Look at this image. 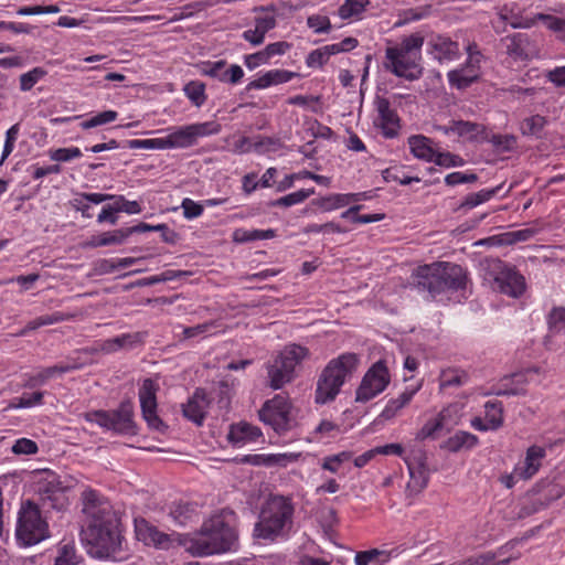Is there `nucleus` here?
<instances>
[{
  "instance_id": "obj_1",
  "label": "nucleus",
  "mask_w": 565,
  "mask_h": 565,
  "mask_svg": "<svg viewBox=\"0 0 565 565\" xmlns=\"http://www.w3.org/2000/svg\"><path fill=\"white\" fill-rule=\"evenodd\" d=\"M83 513L86 515V524L82 529V537L88 553L99 559H124V537L110 503L94 490L84 491Z\"/></svg>"
},
{
  "instance_id": "obj_2",
  "label": "nucleus",
  "mask_w": 565,
  "mask_h": 565,
  "mask_svg": "<svg viewBox=\"0 0 565 565\" xmlns=\"http://www.w3.org/2000/svg\"><path fill=\"white\" fill-rule=\"evenodd\" d=\"M181 545L194 557L235 552L238 547L236 513L225 508L212 514L196 532L185 534Z\"/></svg>"
},
{
  "instance_id": "obj_3",
  "label": "nucleus",
  "mask_w": 565,
  "mask_h": 565,
  "mask_svg": "<svg viewBox=\"0 0 565 565\" xmlns=\"http://www.w3.org/2000/svg\"><path fill=\"white\" fill-rule=\"evenodd\" d=\"M412 286L428 299L447 291H458L467 284V274L460 265L436 262L418 266L412 274Z\"/></svg>"
},
{
  "instance_id": "obj_4",
  "label": "nucleus",
  "mask_w": 565,
  "mask_h": 565,
  "mask_svg": "<svg viewBox=\"0 0 565 565\" xmlns=\"http://www.w3.org/2000/svg\"><path fill=\"white\" fill-rule=\"evenodd\" d=\"M425 38L416 32L403 36L399 42L390 43L385 49L384 68L396 77L417 81L424 74L422 49Z\"/></svg>"
},
{
  "instance_id": "obj_5",
  "label": "nucleus",
  "mask_w": 565,
  "mask_h": 565,
  "mask_svg": "<svg viewBox=\"0 0 565 565\" xmlns=\"http://www.w3.org/2000/svg\"><path fill=\"white\" fill-rule=\"evenodd\" d=\"M294 513L291 499L271 495L260 510L254 536L270 542L286 537L292 527Z\"/></svg>"
},
{
  "instance_id": "obj_6",
  "label": "nucleus",
  "mask_w": 565,
  "mask_h": 565,
  "mask_svg": "<svg viewBox=\"0 0 565 565\" xmlns=\"http://www.w3.org/2000/svg\"><path fill=\"white\" fill-rule=\"evenodd\" d=\"M359 361V355L351 352L331 359L318 376L315 403L326 405L333 402L341 387L356 371Z\"/></svg>"
},
{
  "instance_id": "obj_7",
  "label": "nucleus",
  "mask_w": 565,
  "mask_h": 565,
  "mask_svg": "<svg viewBox=\"0 0 565 565\" xmlns=\"http://www.w3.org/2000/svg\"><path fill=\"white\" fill-rule=\"evenodd\" d=\"M310 351L300 344L286 345L273 360L266 363L268 385L280 390L296 376V367L309 359Z\"/></svg>"
},
{
  "instance_id": "obj_8",
  "label": "nucleus",
  "mask_w": 565,
  "mask_h": 565,
  "mask_svg": "<svg viewBox=\"0 0 565 565\" xmlns=\"http://www.w3.org/2000/svg\"><path fill=\"white\" fill-rule=\"evenodd\" d=\"M15 537L23 546H32L50 537L49 523L42 516L40 508L31 500L21 504Z\"/></svg>"
},
{
  "instance_id": "obj_9",
  "label": "nucleus",
  "mask_w": 565,
  "mask_h": 565,
  "mask_svg": "<svg viewBox=\"0 0 565 565\" xmlns=\"http://www.w3.org/2000/svg\"><path fill=\"white\" fill-rule=\"evenodd\" d=\"M88 423L111 430L118 435H136L137 425L134 420L132 405L129 402L120 403L114 411H92L84 414Z\"/></svg>"
},
{
  "instance_id": "obj_10",
  "label": "nucleus",
  "mask_w": 565,
  "mask_h": 565,
  "mask_svg": "<svg viewBox=\"0 0 565 565\" xmlns=\"http://www.w3.org/2000/svg\"><path fill=\"white\" fill-rule=\"evenodd\" d=\"M391 377L383 360L375 362L364 374L355 392V401L366 403L385 391Z\"/></svg>"
},
{
  "instance_id": "obj_11",
  "label": "nucleus",
  "mask_w": 565,
  "mask_h": 565,
  "mask_svg": "<svg viewBox=\"0 0 565 565\" xmlns=\"http://www.w3.org/2000/svg\"><path fill=\"white\" fill-rule=\"evenodd\" d=\"M290 408L288 398L277 394L264 403L258 412L259 419L269 425L276 433H285L290 427Z\"/></svg>"
},
{
  "instance_id": "obj_12",
  "label": "nucleus",
  "mask_w": 565,
  "mask_h": 565,
  "mask_svg": "<svg viewBox=\"0 0 565 565\" xmlns=\"http://www.w3.org/2000/svg\"><path fill=\"white\" fill-rule=\"evenodd\" d=\"M494 273V282L500 292L513 298H518L525 291V278L514 266L495 259L491 266Z\"/></svg>"
},
{
  "instance_id": "obj_13",
  "label": "nucleus",
  "mask_w": 565,
  "mask_h": 565,
  "mask_svg": "<svg viewBox=\"0 0 565 565\" xmlns=\"http://www.w3.org/2000/svg\"><path fill=\"white\" fill-rule=\"evenodd\" d=\"M159 385L152 379H145L139 388L138 396L141 407L142 417L150 429L164 433L168 426L157 414V392Z\"/></svg>"
},
{
  "instance_id": "obj_14",
  "label": "nucleus",
  "mask_w": 565,
  "mask_h": 565,
  "mask_svg": "<svg viewBox=\"0 0 565 565\" xmlns=\"http://www.w3.org/2000/svg\"><path fill=\"white\" fill-rule=\"evenodd\" d=\"M136 536L146 545L159 550H170L175 546H182L181 541L185 534H167L145 519L135 521Z\"/></svg>"
},
{
  "instance_id": "obj_15",
  "label": "nucleus",
  "mask_w": 565,
  "mask_h": 565,
  "mask_svg": "<svg viewBox=\"0 0 565 565\" xmlns=\"http://www.w3.org/2000/svg\"><path fill=\"white\" fill-rule=\"evenodd\" d=\"M427 52L439 63L458 60L461 55L458 42L443 34L430 35Z\"/></svg>"
},
{
  "instance_id": "obj_16",
  "label": "nucleus",
  "mask_w": 565,
  "mask_h": 565,
  "mask_svg": "<svg viewBox=\"0 0 565 565\" xmlns=\"http://www.w3.org/2000/svg\"><path fill=\"white\" fill-rule=\"evenodd\" d=\"M375 106L377 111L376 126L382 129V134L386 138H394L398 134L399 118L391 103L385 97H376Z\"/></svg>"
},
{
  "instance_id": "obj_17",
  "label": "nucleus",
  "mask_w": 565,
  "mask_h": 565,
  "mask_svg": "<svg viewBox=\"0 0 565 565\" xmlns=\"http://www.w3.org/2000/svg\"><path fill=\"white\" fill-rule=\"evenodd\" d=\"M83 366L82 363L76 362L75 360L62 362L60 364L47 366L41 369L36 374L25 375V382L23 383V387L26 388H35L44 385L49 380L75 370H79Z\"/></svg>"
},
{
  "instance_id": "obj_18",
  "label": "nucleus",
  "mask_w": 565,
  "mask_h": 565,
  "mask_svg": "<svg viewBox=\"0 0 565 565\" xmlns=\"http://www.w3.org/2000/svg\"><path fill=\"white\" fill-rule=\"evenodd\" d=\"M210 399L203 388H196L188 402L182 404L183 416L198 426H202L206 417Z\"/></svg>"
},
{
  "instance_id": "obj_19",
  "label": "nucleus",
  "mask_w": 565,
  "mask_h": 565,
  "mask_svg": "<svg viewBox=\"0 0 565 565\" xmlns=\"http://www.w3.org/2000/svg\"><path fill=\"white\" fill-rule=\"evenodd\" d=\"M546 457V449L539 445H532L526 449L524 461L514 468L519 480H530L542 467Z\"/></svg>"
},
{
  "instance_id": "obj_20",
  "label": "nucleus",
  "mask_w": 565,
  "mask_h": 565,
  "mask_svg": "<svg viewBox=\"0 0 565 565\" xmlns=\"http://www.w3.org/2000/svg\"><path fill=\"white\" fill-rule=\"evenodd\" d=\"M405 462L409 472L407 489L418 493L428 484L429 476L426 467V457L422 454L414 458H406Z\"/></svg>"
},
{
  "instance_id": "obj_21",
  "label": "nucleus",
  "mask_w": 565,
  "mask_h": 565,
  "mask_svg": "<svg viewBox=\"0 0 565 565\" xmlns=\"http://www.w3.org/2000/svg\"><path fill=\"white\" fill-rule=\"evenodd\" d=\"M529 35L525 33L509 34L500 40L499 47L513 61L527 60Z\"/></svg>"
},
{
  "instance_id": "obj_22",
  "label": "nucleus",
  "mask_w": 565,
  "mask_h": 565,
  "mask_svg": "<svg viewBox=\"0 0 565 565\" xmlns=\"http://www.w3.org/2000/svg\"><path fill=\"white\" fill-rule=\"evenodd\" d=\"M145 334L141 332L122 333L111 339L99 342L98 350L105 354H111L120 350H131L143 343Z\"/></svg>"
},
{
  "instance_id": "obj_23",
  "label": "nucleus",
  "mask_w": 565,
  "mask_h": 565,
  "mask_svg": "<svg viewBox=\"0 0 565 565\" xmlns=\"http://www.w3.org/2000/svg\"><path fill=\"white\" fill-rule=\"evenodd\" d=\"M297 74L287 70H270L258 76L256 79L250 81L245 86V92L249 93L255 89H265L270 86L288 83Z\"/></svg>"
},
{
  "instance_id": "obj_24",
  "label": "nucleus",
  "mask_w": 565,
  "mask_h": 565,
  "mask_svg": "<svg viewBox=\"0 0 565 565\" xmlns=\"http://www.w3.org/2000/svg\"><path fill=\"white\" fill-rule=\"evenodd\" d=\"M498 15L503 23L510 24L513 29H530L539 21L536 14L532 19H524L515 2L501 6Z\"/></svg>"
},
{
  "instance_id": "obj_25",
  "label": "nucleus",
  "mask_w": 565,
  "mask_h": 565,
  "mask_svg": "<svg viewBox=\"0 0 565 565\" xmlns=\"http://www.w3.org/2000/svg\"><path fill=\"white\" fill-rule=\"evenodd\" d=\"M362 198H365L364 193H334L312 200L311 205L321 209L323 212H331L344 207L351 202L359 201Z\"/></svg>"
},
{
  "instance_id": "obj_26",
  "label": "nucleus",
  "mask_w": 565,
  "mask_h": 565,
  "mask_svg": "<svg viewBox=\"0 0 565 565\" xmlns=\"http://www.w3.org/2000/svg\"><path fill=\"white\" fill-rule=\"evenodd\" d=\"M548 334L545 338V345L548 350H553L554 338L565 333V308L553 307L547 317Z\"/></svg>"
},
{
  "instance_id": "obj_27",
  "label": "nucleus",
  "mask_w": 565,
  "mask_h": 565,
  "mask_svg": "<svg viewBox=\"0 0 565 565\" xmlns=\"http://www.w3.org/2000/svg\"><path fill=\"white\" fill-rule=\"evenodd\" d=\"M169 515L177 524L186 525L198 519V504L188 501L173 502L170 507Z\"/></svg>"
},
{
  "instance_id": "obj_28",
  "label": "nucleus",
  "mask_w": 565,
  "mask_h": 565,
  "mask_svg": "<svg viewBox=\"0 0 565 565\" xmlns=\"http://www.w3.org/2000/svg\"><path fill=\"white\" fill-rule=\"evenodd\" d=\"M396 550L385 551L379 548H371L361 551L355 554V565H385L393 556H397Z\"/></svg>"
},
{
  "instance_id": "obj_29",
  "label": "nucleus",
  "mask_w": 565,
  "mask_h": 565,
  "mask_svg": "<svg viewBox=\"0 0 565 565\" xmlns=\"http://www.w3.org/2000/svg\"><path fill=\"white\" fill-rule=\"evenodd\" d=\"M412 154L426 162H433L436 150L431 139L424 135H413L407 140Z\"/></svg>"
},
{
  "instance_id": "obj_30",
  "label": "nucleus",
  "mask_w": 565,
  "mask_h": 565,
  "mask_svg": "<svg viewBox=\"0 0 565 565\" xmlns=\"http://www.w3.org/2000/svg\"><path fill=\"white\" fill-rule=\"evenodd\" d=\"M447 77L451 87H456L457 89H466L472 83L478 81L479 71L477 68L462 65L459 68L449 71Z\"/></svg>"
},
{
  "instance_id": "obj_31",
  "label": "nucleus",
  "mask_w": 565,
  "mask_h": 565,
  "mask_svg": "<svg viewBox=\"0 0 565 565\" xmlns=\"http://www.w3.org/2000/svg\"><path fill=\"white\" fill-rule=\"evenodd\" d=\"M479 439L476 435L459 430L454 436H450L441 446V448L450 452H459L461 450H470L476 447Z\"/></svg>"
},
{
  "instance_id": "obj_32",
  "label": "nucleus",
  "mask_w": 565,
  "mask_h": 565,
  "mask_svg": "<svg viewBox=\"0 0 565 565\" xmlns=\"http://www.w3.org/2000/svg\"><path fill=\"white\" fill-rule=\"evenodd\" d=\"M419 385L413 388H406L396 398H392L387 402L384 409L381 413V417L385 420L392 419L396 414L405 407L414 397L419 390Z\"/></svg>"
},
{
  "instance_id": "obj_33",
  "label": "nucleus",
  "mask_w": 565,
  "mask_h": 565,
  "mask_svg": "<svg viewBox=\"0 0 565 565\" xmlns=\"http://www.w3.org/2000/svg\"><path fill=\"white\" fill-rule=\"evenodd\" d=\"M438 381L439 388L441 391H445L447 388H458L468 383L469 375L463 370L449 367L440 372Z\"/></svg>"
},
{
  "instance_id": "obj_34",
  "label": "nucleus",
  "mask_w": 565,
  "mask_h": 565,
  "mask_svg": "<svg viewBox=\"0 0 565 565\" xmlns=\"http://www.w3.org/2000/svg\"><path fill=\"white\" fill-rule=\"evenodd\" d=\"M262 436V431L258 427L253 426L248 423H241L233 425L228 438L233 444H239L244 441H255Z\"/></svg>"
},
{
  "instance_id": "obj_35",
  "label": "nucleus",
  "mask_w": 565,
  "mask_h": 565,
  "mask_svg": "<svg viewBox=\"0 0 565 565\" xmlns=\"http://www.w3.org/2000/svg\"><path fill=\"white\" fill-rule=\"evenodd\" d=\"M455 129L459 137L469 141H483L481 138L486 135V127L483 125L467 120H456Z\"/></svg>"
},
{
  "instance_id": "obj_36",
  "label": "nucleus",
  "mask_w": 565,
  "mask_h": 565,
  "mask_svg": "<svg viewBox=\"0 0 565 565\" xmlns=\"http://www.w3.org/2000/svg\"><path fill=\"white\" fill-rule=\"evenodd\" d=\"M547 119L539 114L524 118L520 124V131L525 137L542 138Z\"/></svg>"
},
{
  "instance_id": "obj_37",
  "label": "nucleus",
  "mask_w": 565,
  "mask_h": 565,
  "mask_svg": "<svg viewBox=\"0 0 565 565\" xmlns=\"http://www.w3.org/2000/svg\"><path fill=\"white\" fill-rule=\"evenodd\" d=\"M501 188L502 185H498L492 189H482L476 193H470L460 203L459 209L463 211L472 210L476 206L490 201L493 196H495L499 193Z\"/></svg>"
},
{
  "instance_id": "obj_38",
  "label": "nucleus",
  "mask_w": 565,
  "mask_h": 565,
  "mask_svg": "<svg viewBox=\"0 0 565 565\" xmlns=\"http://www.w3.org/2000/svg\"><path fill=\"white\" fill-rule=\"evenodd\" d=\"M483 141L490 142L498 153L511 152L515 149L518 139L514 135L491 134L481 138Z\"/></svg>"
},
{
  "instance_id": "obj_39",
  "label": "nucleus",
  "mask_w": 565,
  "mask_h": 565,
  "mask_svg": "<svg viewBox=\"0 0 565 565\" xmlns=\"http://www.w3.org/2000/svg\"><path fill=\"white\" fill-rule=\"evenodd\" d=\"M276 236V231L273 228L268 230H245L237 228L233 232V241L236 243H248L260 239H270Z\"/></svg>"
},
{
  "instance_id": "obj_40",
  "label": "nucleus",
  "mask_w": 565,
  "mask_h": 565,
  "mask_svg": "<svg viewBox=\"0 0 565 565\" xmlns=\"http://www.w3.org/2000/svg\"><path fill=\"white\" fill-rule=\"evenodd\" d=\"M218 4L217 0H201L188 3L179 9V12L170 19V22L181 21L193 17L196 12H201L207 8Z\"/></svg>"
},
{
  "instance_id": "obj_41",
  "label": "nucleus",
  "mask_w": 565,
  "mask_h": 565,
  "mask_svg": "<svg viewBox=\"0 0 565 565\" xmlns=\"http://www.w3.org/2000/svg\"><path fill=\"white\" fill-rule=\"evenodd\" d=\"M168 136L172 149H184L195 145L189 125L174 128Z\"/></svg>"
},
{
  "instance_id": "obj_42",
  "label": "nucleus",
  "mask_w": 565,
  "mask_h": 565,
  "mask_svg": "<svg viewBox=\"0 0 565 565\" xmlns=\"http://www.w3.org/2000/svg\"><path fill=\"white\" fill-rule=\"evenodd\" d=\"M484 418L489 428L498 430L503 425V405L500 401H488L484 404Z\"/></svg>"
},
{
  "instance_id": "obj_43",
  "label": "nucleus",
  "mask_w": 565,
  "mask_h": 565,
  "mask_svg": "<svg viewBox=\"0 0 565 565\" xmlns=\"http://www.w3.org/2000/svg\"><path fill=\"white\" fill-rule=\"evenodd\" d=\"M334 49L335 47H331V45L328 44L311 51L306 57L307 66L311 68H321L328 63L329 58L334 55Z\"/></svg>"
},
{
  "instance_id": "obj_44",
  "label": "nucleus",
  "mask_w": 565,
  "mask_h": 565,
  "mask_svg": "<svg viewBox=\"0 0 565 565\" xmlns=\"http://www.w3.org/2000/svg\"><path fill=\"white\" fill-rule=\"evenodd\" d=\"M51 480H44L39 484V493L43 500H51L56 502L63 495V488L61 482L56 480L54 475H51Z\"/></svg>"
},
{
  "instance_id": "obj_45",
  "label": "nucleus",
  "mask_w": 565,
  "mask_h": 565,
  "mask_svg": "<svg viewBox=\"0 0 565 565\" xmlns=\"http://www.w3.org/2000/svg\"><path fill=\"white\" fill-rule=\"evenodd\" d=\"M315 194V188L310 189H301L299 191L289 193L285 196H281L274 202L270 203L271 206H284L289 207L299 203H302L308 198Z\"/></svg>"
},
{
  "instance_id": "obj_46",
  "label": "nucleus",
  "mask_w": 565,
  "mask_h": 565,
  "mask_svg": "<svg viewBox=\"0 0 565 565\" xmlns=\"http://www.w3.org/2000/svg\"><path fill=\"white\" fill-rule=\"evenodd\" d=\"M190 129L194 143L198 142L199 138L217 135L222 130V125L216 120L190 124Z\"/></svg>"
},
{
  "instance_id": "obj_47",
  "label": "nucleus",
  "mask_w": 565,
  "mask_h": 565,
  "mask_svg": "<svg viewBox=\"0 0 565 565\" xmlns=\"http://www.w3.org/2000/svg\"><path fill=\"white\" fill-rule=\"evenodd\" d=\"M43 392H34V393H23L19 397H14L8 405L9 409H19V408H31L36 405L43 404Z\"/></svg>"
},
{
  "instance_id": "obj_48",
  "label": "nucleus",
  "mask_w": 565,
  "mask_h": 565,
  "mask_svg": "<svg viewBox=\"0 0 565 565\" xmlns=\"http://www.w3.org/2000/svg\"><path fill=\"white\" fill-rule=\"evenodd\" d=\"M255 12H264V14L257 15L254 19L256 32L266 35L267 32L276 28L277 21L274 13H268L269 8L256 7Z\"/></svg>"
},
{
  "instance_id": "obj_49",
  "label": "nucleus",
  "mask_w": 565,
  "mask_h": 565,
  "mask_svg": "<svg viewBox=\"0 0 565 565\" xmlns=\"http://www.w3.org/2000/svg\"><path fill=\"white\" fill-rule=\"evenodd\" d=\"M183 92L196 107H201L206 100L205 84L200 81L189 82L185 84Z\"/></svg>"
},
{
  "instance_id": "obj_50",
  "label": "nucleus",
  "mask_w": 565,
  "mask_h": 565,
  "mask_svg": "<svg viewBox=\"0 0 565 565\" xmlns=\"http://www.w3.org/2000/svg\"><path fill=\"white\" fill-rule=\"evenodd\" d=\"M536 19L543 22L548 30L557 33V38L565 43V18L547 13H536Z\"/></svg>"
},
{
  "instance_id": "obj_51",
  "label": "nucleus",
  "mask_w": 565,
  "mask_h": 565,
  "mask_svg": "<svg viewBox=\"0 0 565 565\" xmlns=\"http://www.w3.org/2000/svg\"><path fill=\"white\" fill-rule=\"evenodd\" d=\"M47 75L43 67H34L31 71L20 75V89L22 92L31 90L42 78Z\"/></svg>"
},
{
  "instance_id": "obj_52",
  "label": "nucleus",
  "mask_w": 565,
  "mask_h": 565,
  "mask_svg": "<svg viewBox=\"0 0 565 565\" xmlns=\"http://www.w3.org/2000/svg\"><path fill=\"white\" fill-rule=\"evenodd\" d=\"M245 73L244 70L237 65V64H231L222 68L217 76V81L230 84V85H237L242 82Z\"/></svg>"
},
{
  "instance_id": "obj_53",
  "label": "nucleus",
  "mask_w": 565,
  "mask_h": 565,
  "mask_svg": "<svg viewBox=\"0 0 565 565\" xmlns=\"http://www.w3.org/2000/svg\"><path fill=\"white\" fill-rule=\"evenodd\" d=\"M444 427V416L438 415L435 418L429 419L422 429L417 433L416 439L424 440L427 438H435L436 434Z\"/></svg>"
},
{
  "instance_id": "obj_54",
  "label": "nucleus",
  "mask_w": 565,
  "mask_h": 565,
  "mask_svg": "<svg viewBox=\"0 0 565 565\" xmlns=\"http://www.w3.org/2000/svg\"><path fill=\"white\" fill-rule=\"evenodd\" d=\"M118 117V113L115 110H105L98 113L97 115L90 117L87 120L81 122V127L83 129H90L97 126H102L108 122L116 120Z\"/></svg>"
},
{
  "instance_id": "obj_55",
  "label": "nucleus",
  "mask_w": 565,
  "mask_h": 565,
  "mask_svg": "<svg viewBox=\"0 0 565 565\" xmlns=\"http://www.w3.org/2000/svg\"><path fill=\"white\" fill-rule=\"evenodd\" d=\"M367 3V0H345V2L339 9V14L342 19H349L354 15H359L362 11H364V8Z\"/></svg>"
},
{
  "instance_id": "obj_56",
  "label": "nucleus",
  "mask_w": 565,
  "mask_h": 565,
  "mask_svg": "<svg viewBox=\"0 0 565 565\" xmlns=\"http://www.w3.org/2000/svg\"><path fill=\"white\" fill-rule=\"evenodd\" d=\"M433 162L444 168L462 167L465 164V160L460 156L454 154L448 151H436Z\"/></svg>"
},
{
  "instance_id": "obj_57",
  "label": "nucleus",
  "mask_w": 565,
  "mask_h": 565,
  "mask_svg": "<svg viewBox=\"0 0 565 565\" xmlns=\"http://www.w3.org/2000/svg\"><path fill=\"white\" fill-rule=\"evenodd\" d=\"M51 160L56 162H68L73 159L82 157V151L77 147L70 148H57L50 150L49 152Z\"/></svg>"
},
{
  "instance_id": "obj_58",
  "label": "nucleus",
  "mask_w": 565,
  "mask_h": 565,
  "mask_svg": "<svg viewBox=\"0 0 565 565\" xmlns=\"http://www.w3.org/2000/svg\"><path fill=\"white\" fill-rule=\"evenodd\" d=\"M100 237L103 247L111 245H121L128 238L125 227L100 233Z\"/></svg>"
},
{
  "instance_id": "obj_59",
  "label": "nucleus",
  "mask_w": 565,
  "mask_h": 565,
  "mask_svg": "<svg viewBox=\"0 0 565 565\" xmlns=\"http://www.w3.org/2000/svg\"><path fill=\"white\" fill-rule=\"evenodd\" d=\"M118 206L116 201H113L110 204H105L102 207L100 213L97 215V223H108L110 225H116L118 222Z\"/></svg>"
},
{
  "instance_id": "obj_60",
  "label": "nucleus",
  "mask_w": 565,
  "mask_h": 565,
  "mask_svg": "<svg viewBox=\"0 0 565 565\" xmlns=\"http://www.w3.org/2000/svg\"><path fill=\"white\" fill-rule=\"evenodd\" d=\"M282 147V142L278 138L260 137L255 143L254 149L258 153L275 152Z\"/></svg>"
},
{
  "instance_id": "obj_61",
  "label": "nucleus",
  "mask_w": 565,
  "mask_h": 565,
  "mask_svg": "<svg viewBox=\"0 0 565 565\" xmlns=\"http://www.w3.org/2000/svg\"><path fill=\"white\" fill-rule=\"evenodd\" d=\"M298 454H269L266 456V467H287L289 463L297 461Z\"/></svg>"
},
{
  "instance_id": "obj_62",
  "label": "nucleus",
  "mask_w": 565,
  "mask_h": 565,
  "mask_svg": "<svg viewBox=\"0 0 565 565\" xmlns=\"http://www.w3.org/2000/svg\"><path fill=\"white\" fill-rule=\"evenodd\" d=\"M227 66V62L225 60L220 61H206L202 62L199 65L200 73L204 76H209L211 78L217 79V76L222 68H225Z\"/></svg>"
},
{
  "instance_id": "obj_63",
  "label": "nucleus",
  "mask_w": 565,
  "mask_h": 565,
  "mask_svg": "<svg viewBox=\"0 0 565 565\" xmlns=\"http://www.w3.org/2000/svg\"><path fill=\"white\" fill-rule=\"evenodd\" d=\"M11 450L15 455H35L39 451V447L32 439L20 438L15 440Z\"/></svg>"
},
{
  "instance_id": "obj_64",
  "label": "nucleus",
  "mask_w": 565,
  "mask_h": 565,
  "mask_svg": "<svg viewBox=\"0 0 565 565\" xmlns=\"http://www.w3.org/2000/svg\"><path fill=\"white\" fill-rule=\"evenodd\" d=\"M307 25L312 29L315 33H328L331 29L329 18L320 14L308 17Z\"/></svg>"
}]
</instances>
